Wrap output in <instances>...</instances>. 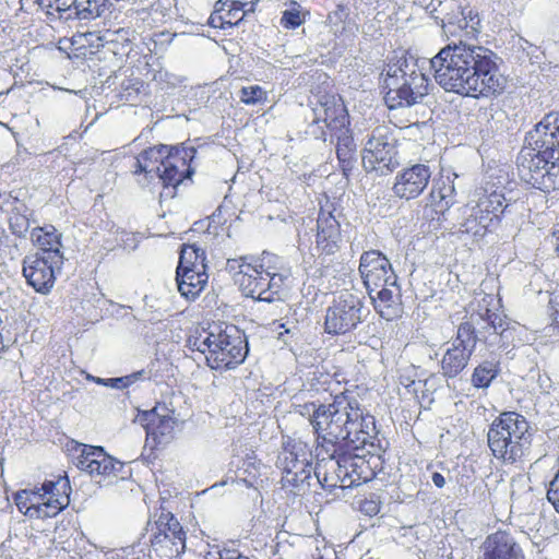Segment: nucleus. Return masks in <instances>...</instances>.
<instances>
[{
    "mask_svg": "<svg viewBox=\"0 0 559 559\" xmlns=\"http://www.w3.org/2000/svg\"><path fill=\"white\" fill-rule=\"evenodd\" d=\"M308 418L316 435L317 477L328 488H352L371 480L376 473L366 454L379 442L374 417L353 394L342 393L330 404H293Z\"/></svg>",
    "mask_w": 559,
    "mask_h": 559,
    "instance_id": "1",
    "label": "nucleus"
},
{
    "mask_svg": "<svg viewBox=\"0 0 559 559\" xmlns=\"http://www.w3.org/2000/svg\"><path fill=\"white\" fill-rule=\"evenodd\" d=\"M495 59L488 48L460 41L441 48L429 63L445 92L478 98L499 95L506 87Z\"/></svg>",
    "mask_w": 559,
    "mask_h": 559,
    "instance_id": "2",
    "label": "nucleus"
},
{
    "mask_svg": "<svg viewBox=\"0 0 559 559\" xmlns=\"http://www.w3.org/2000/svg\"><path fill=\"white\" fill-rule=\"evenodd\" d=\"M518 156V173L527 185L544 192L559 190V111L547 114L530 131Z\"/></svg>",
    "mask_w": 559,
    "mask_h": 559,
    "instance_id": "3",
    "label": "nucleus"
},
{
    "mask_svg": "<svg viewBox=\"0 0 559 559\" xmlns=\"http://www.w3.org/2000/svg\"><path fill=\"white\" fill-rule=\"evenodd\" d=\"M428 79L421 72L418 60L402 50L394 52L385 69L383 87L385 104L390 109L411 107L428 94Z\"/></svg>",
    "mask_w": 559,
    "mask_h": 559,
    "instance_id": "4",
    "label": "nucleus"
},
{
    "mask_svg": "<svg viewBox=\"0 0 559 559\" xmlns=\"http://www.w3.org/2000/svg\"><path fill=\"white\" fill-rule=\"evenodd\" d=\"M532 437V427L523 415L503 412L489 426L487 443L497 460L513 464L528 453Z\"/></svg>",
    "mask_w": 559,
    "mask_h": 559,
    "instance_id": "5",
    "label": "nucleus"
},
{
    "mask_svg": "<svg viewBox=\"0 0 559 559\" xmlns=\"http://www.w3.org/2000/svg\"><path fill=\"white\" fill-rule=\"evenodd\" d=\"M514 330L506 316L488 308L484 311L480 309L472 313L468 320L460 323L451 344L472 355L478 342H484L489 347L507 348L513 341Z\"/></svg>",
    "mask_w": 559,
    "mask_h": 559,
    "instance_id": "6",
    "label": "nucleus"
},
{
    "mask_svg": "<svg viewBox=\"0 0 559 559\" xmlns=\"http://www.w3.org/2000/svg\"><path fill=\"white\" fill-rule=\"evenodd\" d=\"M312 449L301 440L288 438L283 441L282 449L276 459V467L282 472V485L284 488L292 487L298 492H305L311 486L312 474L316 481L324 489L333 490L323 486L317 477V467L312 466Z\"/></svg>",
    "mask_w": 559,
    "mask_h": 559,
    "instance_id": "7",
    "label": "nucleus"
},
{
    "mask_svg": "<svg viewBox=\"0 0 559 559\" xmlns=\"http://www.w3.org/2000/svg\"><path fill=\"white\" fill-rule=\"evenodd\" d=\"M148 150L158 152L156 158L146 159V163L154 169L152 176L148 177H157L165 187L176 188L185 178H190L193 174V169L190 167V163L197 154L193 146L179 147L162 144Z\"/></svg>",
    "mask_w": 559,
    "mask_h": 559,
    "instance_id": "8",
    "label": "nucleus"
},
{
    "mask_svg": "<svg viewBox=\"0 0 559 559\" xmlns=\"http://www.w3.org/2000/svg\"><path fill=\"white\" fill-rule=\"evenodd\" d=\"M212 337L210 353L205 356L210 368L215 370L233 369L245 360L248 345L235 325H226L225 329L214 326Z\"/></svg>",
    "mask_w": 559,
    "mask_h": 559,
    "instance_id": "9",
    "label": "nucleus"
},
{
    "mask_svg": "<svg viewBox=\"0 0 559 559\" xmlns=\"http://www.w3.org/2000/svg\"><path fill=\"white\" fill-rule=\"evenodd\" d=\"M394 139L385 126H379L366 136L362 166L366 171L388 175L400 165Z\"/></svg>",
    "mask_w": 559,
    "mask_h": 559,
    "instance_id": "10",
    "label": "nucleus"
},
{
    "mask_svg": "<svg viewBox=\"0 0 559 559\" xmlns=\"http://www.w3.org/2000/svg\"><path fill=\"white\" fill-rule=\"evenodd\" d=\"M364 302L355 294L342 292L328 307L324 331L332 335H345L362 322Z\"/></svg>",
    "mask_w": 559,
    "mask_h": 559,
    "instance_id": "11",
    "label": "nucleus"
},
{
    "mask_svg": "<svg viewBox=\"0 0 559 559\" xmlns=\"http://www.w3.org/2000/svg\"><path fill=\"white\" fill-rule=\"evenodd\" d=\"M63 264V255H45L34 252L25 255L22 262V275L36 293L47 295L56 282V270Z\"/></svg>",
    "mask_w": 559,
    "mask_h": 559,
    "instance_id": "12",
    "label": "nucleus"
},
{
    "mask_svg": "<svg viewBox=\"0 0 559 559\" xmlns=\"http://www.w3.org/2000/svg\"><path fill=\"white\" fill-rule=\"evenodd\" d=\"M358 270L368 295H371V292L377 290L381 285H385V283L390 284L397 281L390 260L379 250L362 252Z\"/></svg>",
    "mask_w": 559,
    "mask_h": 559,
    "instance_id": "13",
    "label": "nucleus"
},
{
    "mask_svg": "<svg viewBox=\"0 0 559 559\" xmlns=\"http://www.w3.org/2000/svg\"><path fill=\"white\" fill-rule=\"evenodd\" d=\"M276 259L269 255L264 271L259 275V289L255 295V300L274 302L282 300L285 289L288 287L290 278L289 269L283 265L271 264L272 260Z\"/></svg>",
    "mask_w": 559,
    "mask_h": 559,
    "instance_id": "14",
    "label": "nucleus"
},
{
    "mask_svg": "<svg viewBox=\"0 0 559 559\" xmlns=\"http://www.w3.org/2000/svg\"><path fill=\"white\" fill-rule=\"evenodd\" d=\"M313 121H323L331 134L348 133V114L343 100L334 95H324L312 109Z\"/></svg>",
    "mask_w": 559,
    "mask_h": 559,
    "instance_id": "15",
    "label": "nucleus"
},
{
    "mask_svg": "<svg viewBox=\"0 0 559 559\" xmlns=\"http://www.w3.org/2000/svg\"><path fill=\"white\" fill-rule=\"evenodd\" d=\"M76 466L91 476H115L124 468L123 463L108 455L102 447H85L78 457Z\"/></svg>",
    "mask_w": 559,
    "mask_h": 559,
    "instance_id": "16",
    "label": "nucleus"
},
{
    "mask_svg": "<svg viewBox=\"0 0 559 559\" xmlns=\"http://www.w3.org/2000/svg\"><path fill=\"white\" fill-rule=\"evenodd\" d=\"M430 178L431 171L428 166L424 164L413 165L396 175L393 192L401 199H415L427 188Z\"/></svg>",
    "mask_w": 559,
    "mask_h": 559,
    "instance_id": "17",
    "label": "nucleus"
},
{
    "mask_svg": "<svg viewBox=\"0 0 559 559\" xmlns=\"http://www.w3.org/2000/svg\"><path fill=\"white\" fill-rule=\"evenodd\" d=\"M317 247L325 254H334L342 241L341 224L330 209L321 207L317 219Z\"/></svg>",
    "mask_w": 559,
    "mask_h": 559,
    "instance_id": "18",
    "label": "nucleus"
},
{
    "mask_svg": "<svg viewBox=\"0 0 559 559\" xmlns=\"http://www.w3.org/2000/svg\"><path fill=\"white\" fill-rule=\"evenodd\" d=\"M150 543L148 557L151 559H176L186 549V533L183 530L180 533L152 532Z\"/></svg>",
    "mask_w": 559,
    "mask_h": 559,
    "instance_id": "19",
    "label": "nucleus"
},
{
    "mask_svg": "<svg viewBox=\"0 0 559 559\" xmlns=\"http://www.w3.org/2000/svg\"><path fill=\"white\" fill-rule=\"evenodd\" d=\"M45 493L35 487L32 489L19 490L14 496L17 509L29 519H48L60 513V507L43 503Z\"/></svg>",
    "mask_w": 559,
    "mask_h": 559,
    "instance_id": "20",
    "label": "nucleus"
},
{
    "mask_svg": "<svg viewBox=\"0 0 559 559\" xmlns=\"http://www.w3.org/2000/svg\"><path fill=\"white\" fill-rule=\"evenodd\" d=\"M376 311L386 321L399 318L402 313L401 288L397 281L385 283L369 295Z\"/></svg>",
    "mask_w": 559,
    "mask_h": 559,
    "instance_id": "21",
    "label": "nucleus"
},
{
    "mask_svg": "<svg viewBox=\"0 0 559 559\" xmlns=\"http://www.w3.org/2000/svg\"><path fill=\"white\" fill-rule=\"evenodd\" d=\"M483 559H524L521 547L506 532L490 534L483 545Z\"/></svg>",
    "mask_w": 559,
    "mask_h": 559,
    "instance_id": "22",
    "label": "nucleus"
},
{
    "mask_svg": "<svg viewBox=\"0 0 559 559\" xmlns=\"http://www.w3.org/2000/svg\"><path fill=\"white\" fill-rule=\"evenodd\" d=\"M158 407L143 412L139 415V421L145 427L147 436L154 439H168L175 428L176 420L169 414H162Z\"/></svg>",
    "mask_w": 559,
    "mask_h": 559,
    "instance_id": "23",
    "label": "nucleus"
},
{
    "mask_svg": "<svg viewBox=\"0 0 559 559\" xmlns=\"http://www.w3.org/2000/svg\"><path fill=\"white\" fill-rule=\"evenodd\" d=\"M209 281L206 269H180L176 270V282L181 296L194 300L205 288Z\"/></svg>",
    "mask_w": 559,
    "mask_h": 559,
    "instance_id": "24",
    "label": "nucleus"
},
{
    "mask_svg": "<svg viewBox=\"0 0 559 559\" xmlns=\"http://www.w3.org/2000/svg\"><path fill=\"white\" fill-rule=\"evenodd\" d=\"M269 255L263 257L260 261L254 259L241 269L242 274H237L235 283L246 297L255 298L259 289V275L263 273Z\"/></svg>",
    "mask_w": 559,
    "mask_h": 559,
    "instance_id": "25",
    "label": "nucleus"
},
{
    "mask_svg": "<svg viewBox=\"0 0 559 559\" xmlns=\"http://www.w3.org/2000/svg\"><path fill=\"white\" fill-rule=\"evenodd\" d=\"M269 255L263 257L260 261L254 259L241 269L242 274H237L235 283L246 297L255 298L259 289V275L263 273Z\"/></svg>",
    "mask_w": 559,
    "mask_h": 559,
    "instance_id": "26",
    "label": "nucleus"
},
{
    "mask_svg": "<svg viewBox=\"0 0 559 559\" xmlns=\"http://www.w3.org/2000/svg\"><path fill=\"white\" fill-rule=\"evenodd\" d=\"M475 206L478 209V213L487 215L496 227L500 223L501 215L509 212L511 204L507 202L501 191L493 190L491 192L486 191Z\"/></svg>",
    "mask_w": 559,
    "mask_h": 559,
    "instance_id": "27",
    "label": "nucleus"
},
{
    "mask_svg": "<svg viewBox=\"0 0 559 559\" xmlns=\"http://www.w3.org/2000/svg\"><path fill=\"white\" fill-rule=\"evenodd\" d=\"M471 357L472 354L451 344L440 362L441 374L447 379L456 378L467 368Z\"/></svg>",
    "mask_w": 559,
    "mask_h": 559,
    "instance_id": "28",
    "label": "nucleus"
},
{
    "mask_svg": "<svg viewBox=\"0 0 559 559\" xmlns=\"http://www.w3.org/2000/svg\"><path fill=\"white\" fill-rule=\"evenodd\" d=\"M454 182L450 177H441L433 181L429 193L430 203L436 212H444L456 202Z\"/></svg>",
    "mask_w": 559,
    "mask_h": 559,
    "instance_id": "29",
    "label": "nucleus"
},
{
    "mask_svg": "<svg viewBox=\"0 0 559 559\" xmlns=\"http://www.w3.org/2000/svg\"><path fill=\"white\" fill-rule=\"evenodd\" d=\"M45 493L43 503L60 507V512L70 502V484L67 477L59 476L57 480H46L39 488Z\"/></svg>",
    "mask_w": 559,
    "mask_h": 559,
    "instance_id": "30",
    "label": "nucleus"
},
{
    "mask_svg": "<svg viewBox=\"0 0 559 559\" xmlns=\"http://www.w3.org/2000/svg\"><path fill=\"white\" fill-rule=\"evenodd\" d=\"M61 235L52 225L45 227H35L31 231L32 241L39 248L38 252H45V255H63L61 248Z\"/></svg>",
    "mask_w": 559,
    "mask_h": 559,
    "instance_id": "31",
    "label": "nucleus"
},
{
    "mask_svg": "<svg viewBox=\"0 0 559 559\" xmlns=\"http://www.w3.org/2000/svg\"><path fill=\"white\" fill-rule=\"evenodd\" d=\"M336 156L344 176L348 177L356 163V144L348 133L336 134Z\"/></svg>",
    "mask_w": 559,
    "mask_h": 559,
    "instance_id": "32",
    "label": "nucleus"
},
{
    "mask_svg": "<svg viewBox=\"0 0 559 559\" xmlns=\"http://www.w3.org/2000/svg\"><path fill=\"white\" fill-rule=\"evenodd\" d=\"M32 212L23 202L15 199L9 216V228L19 238H26L31 227Z\"/></svg>",
    "mask_w": 559,
    "mask_h": 559,
    "instance_id": "33",
    "label": "nucleus"
},
{
    "mask_svg": "<svg viewBox=\"0 0 559 559\" xmlns=\"http://www.w3.org/2000/svg\"><path fill=\"white\" fill-rule=\"evenodd\" d=\"M456 12H447L442 17H440L439 15H435V12L438 11V8L435 7L433 2H430V4L427 7V10H429L430 14L436 21L440 19L441 27L443 28L444 33L452 36L456 35L459 31L467 29L468 26L465 10H461L460 7H456Z\"/></svg>",
    "mask_w": 559,
    "mask_h": 559,
    "instance_id": "34",
    "label": "nucleus"
},
{
    "mask_svg": "<svg viewBox=\"0 0 559 559\" xmlns=\"http://www.w3.org/2000/svg\"><path fill=\"white\" fill-rule=\"evenodd\" d=\"M495 228L491 219L485 214H479L478 209L473 206L471 213L466 216L461 224L460 231L478 238L484 237L487 231Z\"/></svg>",
    "mask_w": 559,
    "mask_h": 559,
    "instance_id": "35",
    "label": "nucleus"
},
{
    "mask_svg": "<svg viewBox=\"0 0 559 559\" xmlns=\"http://www.w3.org/2000/svg\"><path fill=\"white\" fill-rule=\"evenodd\" d=\"M205 251L197 245H183L180 251L177 270L180 269H207Z\"/></svg>",
    "mask_w": 559,
    "mask_h": 559,
    "instance_id": "36",
    "label": "nucleus"
},
{
    "mask_svg": "<svg viewBox=\"0 0 559 559\" xmlns=\"http://www.w3.org/2000/svg\"><path fill=\"white\" fill-rule=\"evenodd\" d=\"M499 372L500 367L498 361L485 360L474 369L472 383L477 389H486L491 384Z\"/></svg>",
    "mask_w": 559,
    "mask_h": 559,
    "instance_id": "37",
    "label": "nucleus"
},
{
    "mask_svg": "<svg viewBox=\"0 0 559 559\" xmlns=\"http://www.w3.org/2000/svg\"><path fill=\"white\" fill-rule=\"evenodd\" d=\"M105 0H78L75 1L73 19L93 20L102 14Z\"/></svg>",
    "mask_w": 559,
    "mask_h": 559,
    "instance_id": "38",
    "label": "nucleus"
},
{
    "mask_svg": "<svg viewBox=\"0 0 559 559\" xmlns=\"http://www.w3.org/2000/svg\"><path fill=\"white\" fill-rule=\"evenodd\" d=\"M154 525L155 526L152 527V532L169 531L180 533V531L183 530L174 514L163 507L160 508V513L158 514Z\"/></svg>",
    "mask_w": 559,
    "mask_h": 559,
    "instance_id": "39",
    "label": "nucleus"
},
{
    "mask_svg": "<svg viewBox=\"0 0 559 559\" xmlns=\"http://www.w3.org/2000/svg\"><path fill=\"white\" fill-rule=\"evenodd\" d=\"M150 379L148 373L142 369L130 374L118 377V378H108L106 379V386L112 389H124L129 388L133 383L142 380Z\"/></svg>",
    "mask_w": 559,
    "mask_h": 559,
    "instance_id": "40",
    "label": "nucleus"
},
{
    "mask_svg": "<svg viewBox=\"0 0 559 559\" xmlns=\"http://www.w3.org/2000/svg\"><path fill=\"white\" fill-rule=\"evenodd\" d=\"M290 4L292 8L285 10L281 17V25L286 29H295L305 22L299 10L300 5L295 1H292Z\"/></svg>",
    "mask_w": 559,
    "mask_h": 559,
    "instance_id": "41",
    "label": "nucleus"
},
{
    "mask_svg": "<svg viewBox=\"0 0 559 559\" xmlns=\"http://www.w3.org/2000/svg\"><path fill=\"white\" fill-rule=\"evenodd\" d=\"M239 97L246 105H255L265 100L266 93L261 86L251 85L242 87Z\"/></svg>",
    "mask_w": 559,
    "mask_h": 559,
    "instance_id": "42",
    "label": "nucleus"
},
{
    "mask_svg": "<svg viewBox=\"0 0 559 559\" xmlns=\"http://www.w3.org/2000/svg\"><path fill=\"white\" fill-rule=\"evenodd\" d=\"M9 255L10 260H17L22 255V251L16 241L10 239L5 229L0 226V249Z\"/></svg>",
    "mask_w": 559,
    "mask_h": 559,
    "instance_id": "43",
    "label": "nucleus"
},
{
    "mask_svg": "<svg viewBox=\"0 0 559 559\" xmlns=\"http://www.w3.org/2000/svg\"><path fill=\"white\" fill-rule=\"evenodd\" d=\"M212 330L210 332H206L204 335L200 334L199 336H191L188 338V347L191 350H198L201 354L210 353L211 345H212Z\"/></svg>",
    "mask_w": 559,
    "mask_h": 559,
    "instance_id": "44",
    "label": "nucleus"
},
{
    "mask_svg": "<svg viewBox=\"0 0 559 559\" xmlns=\"http://www.w3.org/2000/svg\"><path fill=\"white\" fill-rule=\"evenodd\" d=\"M224 8L225 10L223 11V16H226L225 23L227 28H231L238 25L243 20V17L249 14L248 12H245L242 9L229 2H227Z\"/></svg>",
    "mask_w": 559,
    "mask_h": 559,
    "instance_id": "45",
    "label": "nucleus"
},
{
    "mask_svg": "<svg viewBox=\"0 0 559 559\" xmlns=\"http://www.w3.org/2000/svg\"><path fill=\"white\" fill-rule=\"evenodd\" d=\"M158 155L157 151L154 150H145L143 151L134 162V174H141L144 173L147 177L152 176V171L154 170L151 166L146 163V159L148 158H156Z\"/></svg>",
    "mask_w": 559,
    "mask_h": 559,
    "instance_id": "46",
    "label": "nucleus"
},
{
    "mask_svg": "<svg viewBox=\"0 0 559 559\" xmlns=\"http://www.w3.org/2000/svg\"><path fill=\"white\" fill-rule=\"evenodd\" d=\"M224 7L225 5H221V0H218L215 3L214 11L210 15L209 22H207L211 27L227 29V25L225 23L226 16H223V11L225 10Z\"/></svg>",
    "mask_w": 559,
    "mask_h": 559,
    "instance_id": "47",
    "label": "nucleus"
},
{
    "mask_svg": "<svg viewBox=\"0 0 559 559\" xmlns=\"http://www.w3.org/2000/svg\"><path fill=\"white\" fill-rule=\"evenodd\" d=\"M380 509L381 503L379 497L374 493L360 503V511L368 516L377 515L380 512Z\"/></svg>",
    "mask_w": 559,
    "mask_h": 559,
    "instance_id": "48",
    "label": "nucleus"
},
{
    "mask_svg": "<svg viewBox=\"0 0 559 559\" xmlns=\"http://www.w3.org/2000/svg\"><path fill=\"white\" fill-rule=\"evenodd\" d=\"M140 86L142 83L139 80H128L121 84L123 93L121 94V98L126 102L134 100V96L139 94Z\"/></svg>",
    "mask_w": 559,
    "mask_h": 559,
    "instance_id": "49",
    "label": "nucleus"
},
{
    "mask_svg": "<svg viewBox=\"0 0 559 559\" xmlns=\"http://www.w3.org/2000/svg\"><path fill=\"white\" fill-rule=\"evenodd\" d=\"M254 260L252 257H240L239 259H228L226 262V270L228 272H233L235 277L237 274H242L241 269L248 263H251Z\"/></svg>",
    "mask_w": 559,
    "mask_h": 559,
    "instance_id": "50",
    "label": "nucleus"
},
{
    "mask_svg": "<svg viewBox=\"0 0 559 559\" xmlns=\"http://www.w3.org/2000/svg\"><path fill=\"white\" fill-rule=\"evenodd\" d=\"M348 16V9L343 4H337L336 9L329 13L328 21L332 26H338Z\"/></svg>",
    "mask_w": 559,
    "mask_h": 559,
    "instance_id": "51",
    "label": "nucleus"
},
{
    "mask_svg": "<svg viewBox=\"0 0 559 559\" xmlns=\"http://www.w3.org/2000/svg\"><path fill=\"white\" fill-rule=\"evenodd\" d=\"M259 0H221V5H226L227 2L242 9L245 12H254L255 5Z\"/></svg>",
    "mask_w": 559,
    "mask_h": 559,
    "instance_id": "52",
    "label": "nucleus"
},
{
    "mask_svg": "<svg viewBox=\"0 0 559 559\" xmlns=\"http://www.w3.org/2000/svg\"><path fill=\"white\" fill-rule=\"evenodd\" d=\"M218 559H250V558L242 555L239 550H237L235 548L225 547L219 551Z\"/></svg>",
    "mask_w": 559,
    "mask_h": 559,
    "instance_id": "53",
    "label": "nucleus"
},
{
    "mask_svg": "<svg viewBox=\"0 0 559 559\" xmlns=\"http://www.w3.org/2000/svg\"><path fill=\"white\" fill-rule=\"evenodd\" d=\"M308 132L312 134L316 139L326 141V130L323 127L319 126V122H314L312 120V123L309 126Z\"/></svg>",
    "mask_w": 559,
    "mask_h": 559,
    "instance_id": "54",
    "label": "nucleus"
},
{
    "mask_svg": "<svg viewBox=\"0 0 559 559\" xmlns=\"http://www.w3.org/2000/svg\"><path fill=\"white\" fill-rule=\"evenodd\" d=\"M4 331H5V324H4V320H3V311L0 310V354L5 352V349L8 348L7 340L4 336Z\"/></svg>",
    "mask_w": 559,
    "mask_h": 559,
    "instance_id": "55",
    "label": "nucleus"
},
{
    "mask_svg": "<svg viewBox=\"0 0 559 559\" xmlns=\"http://www.w3.org/2000/svg\"><path fill=\"white\" fill-rule=\"evenodd\" d=\"M467 22H468V26H467L466 33L468 35L477 33L478 28H479V24H480V20L478 17V14L475 13L474 17L472 20H467Z\"/></svg>",
    "mask_w": 559,
    "mask_h": 559,
    "instance_id": "56",
    "label": "nucleus"
},
{
    "mask_svg": "<svg viewBox=\"0 0 559 559\" xmlns=\"http://www.w3.org/2000/svg\"><path fill=\"white\" fill-rule=\"evenodd\" d=\"M431 480L433 485L438 488H443L445 486V478L444 476L439 472H433L431 475Z\"/></svg>",
    "mask_w": 559,
    "mask_h": 559,
    "instance_id": "57",
    "label": "nucleus"
},
{
    "mask_svg": "<svg viewBox=\"0 0 559 559\" xmlns=\"http://www.w3.org/2000/svg\"><path fill=\"white\" fill-rule=\"evenodd\" d=\"M93 155L88 156V155H85V156H81L79 157L76 164H85V163H91V162H94L97 156H96V151H92Z\"/></svg>",
    "mask_w": 559,
    "mask_h": 559,
    "instance_id": "58",
    "label": "nucleus"
},
{
    "mask_svg": "<svg viewBox=\"0 0 559 559\" xmlns=\"http://www.w3.org/2000/svg\"><path fill=\"white\" fill-rule=\"evenodd\" d=\"M40 7H45V8H49V9H52L53 8V0H35Z\"/></svg>",
    "mask_w": 559,
    "mask_h": 559,
    "instance_id": "59",
    "label": "nucleus"
},
{
    "mask_svg": "<svg viewBox=\"0 0 559 559\" xmlns=\"http://www.w3.org/2000/svg\"><path fill=\"white\" fill-rule=\"evenodd\" d=\"M86 37V40L87 41H93V38L95 37L97 40H103L104 38H106V35H104L103 37L102 36H97L95 33H86L84 35Z\"/></svg>",
    "mask_w": 559,
    "mask_h": 559,
    "instance_id": "60",
    "label": "nucleus"
},
{
    "mask_svg": "<svg viewBox=\"0 0 559 559\" xmlns=\"http://www.w3.org/2000/svg\"><path fill=\"white\" fill-rule=\"evenodd\" d=\"M443 5L447 7V8H452V7H455V3H454L453 0H450L449 2H445V3L440 1L439 2V7H443Z\"/></svg>",
    "mask_w": 559,
    "mask_h": 559,
    "instance_id": "61",
    "label": "nucleus"
},
{
    "mask_svg": "<svg viewBox=\"0 0 559 559\" xmlns=\"http://www.w3.org/2000/svg\"><path fill=\"white\" fill-rule=\"evenodd\" d=\"M93 380L98 383V384H103V385H106V379H103V378H93Z\"/></svg>",
    "mask_w": 559,
    "mask_h": 559,
    "instance_id": "62",
    "label": "nucleus"
},
{
    "mask_svg": "<svg viewBox=\"0 0 559 559\" xmlns=\"http://www.w3.org/2000/svg\"><path fill=\"white\" fill-rule=\"evenodd\" d=\"M466 17L467 20H472L474 17V13L472 10H468V12H466Z\"/></svg>",
    "mask_w": 559,
    "mask_h": 559,
    "instance_id": "63",
    "label": "nucleus"
},
{
    "mask_svg": "<svg viewBox=\"0 0 559 559\" xmlns=\"http://www.w3.org/2000/svg\"><path fill=\"white\" fill-rule=\"evenodd\" d=\"M555 322H556L557 324H559V319H558V318H556V319H555Z\"/></svg>",
    "mask_w": 559,
    "mask_h": 559,
    "instance_id": "64",
    "label": "nucleus"
}]
</instances>
